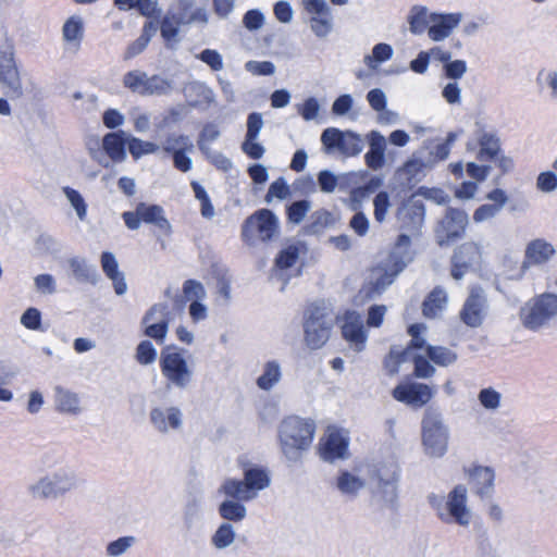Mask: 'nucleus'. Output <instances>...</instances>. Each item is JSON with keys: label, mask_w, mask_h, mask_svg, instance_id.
Returning a JSON list of instances; mask_svg holds the SVG:
<instances>
[{"label": "nucleus", "mask_w": 557, "mask_h": 557, "mask_svg": "<svg viewBox=\"0 0 557 557\" xmlns=\"http://www.w3.org/2000/svg\"><path fill=\"white\" fill-rule=\"evenodd\" d=\"M557 317V294L545 292L530 299L520 310L522 325L536 332Z\"/></svg>", "instance_id": "8"}, {"label": "nucleus", "mask_w": 557, "mask_h": 557, "mask_svg": "<svg viewBox=\"0 0 557 557\" xmlns=\"http://www.w3.org/2000/svg\"><path fill=\"white\" fill-rule=\"evenodd\" d=\"M421 428L425 454L432 458L443 457L448 449L449 429L444 423L442 413L437 409L428 408Z\"/></svg>", "instance_id": "5"}, {"label": "nucleus", "mask_w": 557, "mask_h": 557, "mask_svg": "<svg viewBox=\"0 0 557 557\" xmlns=\"http://www.w3.org/2000/svg\"><path fill=\"white\" fill-rule=\"evenodd\" d=\"M376 481L374 495L380 498L382 506L396 510L398 506V483L400 468L397 462L382 463L376 468L372 476Z\"/></svg>", "instance_id": "9"}, {"label": "nucleus", "mask_w": 557, "mask_h": 557, "mask_svg": "<svg viewBox=\"0 0 557 557\" xmlns=\"http://www.w3.org/2000/svg\"><path fill=\"white\" fill-rule=\"evenodd\" d=\"M54 401L60 412L77 414L81 411L78 395L62 386L54 387Z\"/></svg>", "instance_id": "37"}, {"label": "nucleus", "mask_w": 557, "mask_h": 557, "mask_svg": "<svg viewBox=\"0 0 557 557\" xmlns=\"http://www.w3.org/2000/svg\"><path fill=\"white\" fill-rule=\"evenodd\" d=\"M302 4L313 15L310 18L311 30L317 37H326L333 29L332 9L326 0H302Z\"/></svg>", "instance_id": "18"}, {"label": "nucleus", "mask_w": 557, "mask_h": 557, "mask_svg": "<svg viewBox=\"0 0 557 557\" xmlns=\"http://www.w3.org/2000/svg\"><path fill=\"white\" fill-rule=\"evenodd\" d=\"M63 194L76 211L79 220H84L87 214V205L81 193L72 187L65 186L63 187Z\"/></svg>", "instance_id": "55"}, {"label": "nucleus", "mask_w": 557, "mask_h": 557, "mask_svg": "<svg viewBox=\"0 0 557 557\" xmlns=\"http://www.w3.org/2000/svg\"><path fill=\"white\" fill-rule=\"evenodd\" d=\"M413 361V374L420 379H428L435 372V368L431 364L430 359L422 355H416L412 358Z\"/></svg>", "instance_id": "63"}, {"label": "nucleus", "mask_w": 557, "mask_h": 557, "mask_svg": "<svg viewBox=\"0 0 557 557\" xmlns=\"http://www.w3.org/2000/svg\"><path fill=\"white\" fill-rule=\"evenodd\" d=\"M413 193L418 198L430 200L437 206L450 202V196L440 187L419 186Z\"/></svg>", "instance_id": "47"}, {"label": "nucleus", "mask_w": 557, "mask_h": 557, "mask_svg": "<svg viewBox=\"0 0 557 557\" xmlns=\"http://www.w3.org/2000/svg\"><path fill=\"white\" fill-rule=\"evenodd\" d=\"M385 271L375 280L364 284L360 294L364 299H373L380 296L395 280L398 274H394V268L385 264Z\"/></svg>", "instance_id": "35"}, {"label": "nucleus", "mask_w": 557, "mask_h": 557, "mask_svg": "<svg viewBox=\"0 0 557 557\" xmlns=\"http://www.w3.org/2000/svg\"><path fill=\"white\" fill-rule=\"evenodd\" d=\"M336 487L342 494L356 497L364 487V481L349 471L343 470L337 478Z\"/></svg>", "instance_id": "41"}, {"label": "nucleus", "mask_w": 557, "mask_h": 557, "mask_svg": "<svg viewBox=\"0 0 557 557\" xmlns=\"http://www.w3.org/2000/svg\"><path fill=\"white\" fill-rule=\"evenodd\" d=\"M181 149L188 150L189 152L194 150V145L189 137L184 134H169L163 143L164 152L170 154Z\"/></svg>", "instance_id": "49"}, {"label": "nucleus", "mask_w": 557, "mask_h": 557, "mask_svg": "<svg viewBox=\"0 0 557 557\" xmlns=\"http://www.w3.org/2000/svg\"><path fill=\"white\" fill-rule=\"evenodd\" d=\"M69 267L78 283L98 284L100 274L96 265L88 263L85 258L73 257L69 259Z\"/></svg>", "instance_id": "32"}, {"label": "nucleus", "mask_w": 557, "mask_h": 557, "mask_svg": "<svg viewBox=\"0 0 557 557\" xmlns=\"http://www.w3.org/2000/svg\"><path fill=\"white\" fill-rule=\"evenodd\" d=\"M349 441L338 432H332L325 441L320 444L319 455L321 459L329 463L336 460H345L349 458L348 451Z\"/></svg>", "instance_id": "23"}, {"label": "nucleus", "mask_w": 557, "mask_h": 557, "mask_svg": "<svg viewBox=\"0 0 557 557\" xmlns=\"http://www.w3.org/2000/svg\"><path fill=\"white\" fill-rule=\"evenodd\" d=\"M555 252L556 250L550 243L542 238L533 239L525 247L522 269H527L529 265L545 264Z\"/></svg>", "instance_id": "28"}, {"label": "nucleus", "mask_w": 557, "mask_h": 557, "mask_svg": "<svg viewBox=\"0 0 557 557\" xmlns=\"http://www.w3.org/2000/svg\"><path fill=\"white\" fill-rule=\"evenodd\" d=\"M63 38L66 41L79 40L83 37V22L79 17L72 16L63 25Z\"/></svg>", "instance_id": "57"}, {"label": "nucleus", "mask_w": 557, "mask_h": 557, "mask_svg": "<svg viewBox=\"0 0 557 557\" xmlns=\"http://www.w3.org/2000/svg\"><path fill=\"white\" fill-rule=\"evenodd\" d=\"M343 337L355 346L356 351H362L366 347L367 333L360 317L355 312H348L342 326Z\"/></svg>", "instance_id": "30"}, {"label": "nucleus", "mask_w": 557, "mask_h": 557, "mask_svg": "<svg viewBox=\"0 0 557 557\" xmlns=\"http://www.w3.org/2000/svg\"><path fill=\"white\" fill-rule=\"evenodd\" d=\"M468 226L469 215L463 209L446 207L433 227L435 243L441 248L449 247L466 236Z\"/></svg>", "instance_id": "6"}, {"label": "nucleus", "mask_w": 557, "mask_h": 557, "mask_svg": "<svg viewBox=\"0 0 557 557\" xmlns=\"http://www.w3.org/2000/svg\"><path fill=\"white\" fill-rule=\"evenodd\" d=\"M426 207L414 193L404 198L395 212L398 227L407 234L418 235L425 223Z\"/></svg>", "instance_id": "12"}, {"label": "nucleus", "mask_w": 557, "mask_h": 557, "mask_svg": "<svg viewBox=\"0 0 557 557\" xmlns=\"http://www.w3.org/2000/svg\"><path fill=\"white\" fill-rule=\"evenodd\" d=\"M467 62L465 60H450L443 65L444 76L453 82H457L467 73Z\"/></svg>", "instance_id": "59"}, {"label": "nucleus", "mask_w": 557, "mask_h": 557, "mask_svg": "<svg viewBox=\"0 0 557 557\" xmlns=\"http://www.w3.org/2000/svg\"><path fill=\"white\" fill-rule=\"evenodd\" d=\"M345 137V131L336 127H327L321 134V143L324 147L325 152L331 153L334 150L341 152Z\"/></svg>", "instance_id": "46"}, {"label": "nucleus", "mask_w": 557, "mask_h": 557, "mask_svg": "<svg viewBox=\"0 0 557 557\" xmlns=\"http://www.w3.org/2000/svg\"><path fill=\"white\" fill-rule=\"evenodd\" d=\"M149 421L161 434L178 431L183 426V412L176 406H157L150 409Z\"/></svg>", "instance_id": "19"}, {"label": "nucleus", "mask_w": 557, "mask_h": 557, "mask_svg": "<svg viewBox=\"0 0 557 557\" xmlns=\"http://www.w3.org/2000/svg\"><path fill=\"white\" fill-rule=\"evenodd\" d=\"M235 537L236 533L233 525L228 522H223L211 536V544L216 549H225L234 543Z\"/></svg>", "instance_id": "45"}, {"label": "nucleus", "mask_w": 557, "mask_h": 557, "mask_svg": "<svg viewBox=\"0 0 557 557\" xmlns=\"http://www.w3.org/2000/svg\"><path fill=\"white\" fill-rule=\"evenodd\" d=\"M136 543V537L132 535L121 536L110 542L106 547V553L110 557H119L127 552Z\"/></svg>", "instance_id": "56"}, {"label": "nucleus", "mask_w": 557, "mask_h": 557, "mask_svg": "<svg viewBox=\"0 0 557 557\" xmlns=\"http://www.w3.org/2000/svg\"><path fill=\"white\" fill-rule=\"evenodd\" d=\"M34 285L36 290L42 295H53L57 293V282L51 274H38L34 278Z\"/></svg>", "instance_id": "62"}, {"label": "nucleus", "mask_w": 557, "mask_h": 557, "mask_svg": "<svg viewBox=\"0 0 557 557\" xmlns=\"http://www.w3.org/2000/svg\"><path fill=\"white\" fill-rule=\"evenodd\" d=\"M299 258V249L297 245H289L280 250L275 257V267L280 270H287L292 268Z\"/></svg>", "instance_id": "53"}, {"label": "nucleus", "mask_w": 557, "mask_h": 557, "mask_svg": "<svg viewBox=\"0 0 557 557\" xmlns=\"http://www.w3.org/2000/svg\"><path fill=\"white\" fill-rule=\"evenodd\" d=\"M311 209V201L308 199L295 200L286 206V218L292 224H300Z\"/></svg>", "instance_id": "48"}, {"label": "nucleus", "mask_w": 557, "mask_h": 557, "mask_svg": "<svg viewBox=\"0 0 557 557\" xmlns=\"http://www.w3.org/2000/svg\"><path fill=\"white\" fill-rule=\"evenodd\" d=\"M0 83L8 97L17 99L23 95L22 82L14 60V49L11 44H7L0 49Z\"/></svg>", "instance_id": "14"}, {"label": "nucleus", "mask_w": 557, "mask_h": 557, "mask_svg": "<svg viewBox=\"0 0 557 557\" xmlns=\"http://www.w3.org/2000/svg\"><path fill=\"white\" fill-rule=\"evenodd\" d=\"M468 490L463 484L456 485L447 495L445 503L448 523L455 522L461 527H468L471 521V512L467 505Z\"/></svg>", "instance_id": "17"}, {"label": "nucleus", "mask_w": 557, "mask_h": 557, "mask_svg": "<svg viewBox=\"0 0 557 557\" xmlns=\"http://www.w3.org/2000/svg\"><path fill=\"white\" fill-rule=\"evenodd\" d=\"M138 213L140 214L141 222L153 225L165 236L172 234V225L160 205L138 202Z\"/></svg>", "instance_id": "26"}, {"label": "nucleus", "mask_w": 557, "mask_h": 557, "mask_svg": "<svg viewBox=\"0 0 557 557\" xmlns=\"http://www.w3.org/2000/svg\"><path fill=\"white\" fill-rule=\"evenodd\" d=\"M221 133L214 123H206L198 135L197 146L199 150L206 151L211 149L209 144L215 141L220 137Z\"/></svg>", "instance_id": "54"}, {"label": "nucleus", "mask_w": 557, "mask_h": 557, "mask_svg": "<svg viewBox=\"0 0 557 557\" xmlns=\"http://www.w3.org/2000/svg\"><path fill=\"white\" fill-rule=\"evenodd\" d=\"M447 294L442 287H435L422 302V313L425 318H435L445 308Z\"/></svg>", "instance_id": "38"}, {"label": "nucleus", "mask_w": 557, "mask_h": 557, "mask_svg": "<svg viewBox=\"0 0 557 557\" xmlns=\"http://www.w3.org/2000/svg\"><path fill=\"white\" fill-rule=\"evenodd\" d=\"M462 20V13H431V25L428 36L433 41L446 39Z\"/></svg>", "instance_id": "22"}, {"label": "nucleus", "mask_w": 557, "mask_h": 557, "mask_svg": "<svg viewBox=\"0 0 557 557\" xmlns=\"http://www.w3.org/2000/svg\"><path fill=\"white\" fill-rule=\"evenodd\" d=\"M409 29L414 35L424 33L431 25V13H428L426 7L414 5L408 15Z\"/></svg>", "instance_id": "42"}, {"label": "nucleus", "mask_w": 557, "mask_h": 557, "mask_svg": "<svg viewBox=\"0 0 557 557\" xmlns=\"http://www.w3.org/2000/svg\"><path fill=\"white\" fill-rule=\"evenodd\" d=\"M317 186L324 194H332L337 187V176L331 170H321L317 175Z\"/></svg>", "instance_id": "60"}, {"label": "nucleus", "mask_w": 557, "mask_h": 557, "mask_svg": "<svg viewBox=\"0 0 557 557\" xmlns=\"http://www.w3.org/2000/svg\"><path fill=\"white\" fill-rule=\"evenodd\" d=\"M271 484L270 472L265 467L245 462L243 463V479H227L221 486V491L230 498L250 502L260 491Z\"/></svg>", "instance_id": "2"}, {"label": "nucleus", "mask_w": 557, "mask_h": 557, "mask_svg": "<svg viewBox=\"0 0 557 557\" xmlns=\"http://www.w3.org/2000/svg\"><path fill=\"white\" fill-rule=\"evenodd\" d=\"M394 53L393 47L385 42L376 44L372 48V53L364 57L363 62L371 70H376L380 63L392 59Z\"/></svg>", "instance_id": "44"}, {"label": "nucleus", "mask_w": 557, "mask_h": 557, "mask_svg": "<svg viewBox=\"0 0 557 557\" xmlns=\"http://www.w3.org/2000/svg\"><path fill=\"white\" fill-rule=\"evenodd\" d=\"M474 494L481 499L491 498L494 493L495 472L491 467L474 466L465 469Z\"/></svg>", "instance_id": "21"}, {"label": "nucleus", "mask_w": 557, "mask_h": 557, "mask_svg": "<svg viewBox=\"0 0 557 557\" xmlns=\"http://www.w3.org/2000/svg\"><path fill=\"white\" fill-rule=\"evenodd\" d=\"M123 85L134 94L143 97L168 96L172 92L174 82L154 74L148 76L144 71L134 70L125 73Z\"/></svg>", "instance_id": "11"}, {"label": "nucleus", "mask_w": 557, "mask_h": 557, "mask_svg": "<svg viewBox=\"0 0 557 557\" xmlns=\"http://www.w3.org/2000/svg\"><path fill=\"white\" fill-rule=\"evenodd\" d=\"M128 146L129 134L123 129L109 132L102 137V150L115 163L125 161Z\"/></svg>", "instance_id": "24"}, {"label": "nucleus", "mask_w": 557, "mask_h": 557, "mask_svg": "<svg viewBox=\"0 0 557 557\" xmlns=\"http://www.w3.org/2000/svg\"><path fill=\"white\" fill-rule=\"evenodd\" d=\"M488 301L480 285L472 286L459 312V318L469 327H480L487 314Z\"/></svg>", "instance_id": "13"}, {"label": "nucleus", "mask_w": 557, "mask_h": 557, "mask_svg": "<svg viewBox=\"0 0 557 557\" xmlns=\"http://www.w3.org/2000/svg\"><path fill=\"white\" fill-rule=\"evenodd\" d=\"M158 358V351L149 339H144L138 343L135 349V360L140 366L152 364Z\"/></svg>", "instance_id": "51"}, {"label": "nucleus", "mask_w": 557, "mask_h": 557, "mask_svg": "<svg viewBox=\"0 0 557 557\" xmlns=\"http://www.w3.org/2000/svg\"><path fill=\"white\" fill-rule=\"evenodd\" d=\"M282 379V368L277 360H269L263 366L262 374L257 379V386L265 392L271 391Z\"/></svg>", "instance_id": "40"}, {"label": "nucleus", "mask_w": 557, "mask_h": 557, "mask_svg": "<svg viewBox=\"0 0 557 557\" xmlns=\"http://www.w3.org/2000/svg\"><path fill=\"white\" fill-rule=\"evenodd\" d=\"M424 150H418L404 163L399 169L404 175H406L407 186L409 188L414 187L420 183L424 176L425 169H433L432 163L424 158Z\"/></svg>", "instance_id": "27"}, {"label": "nucleus", "mask_w": 557, "mask_h": 557, "mask_svg": "<svg viewBox=\"0 0 557 557\" xmlns=\"http://www.w3.org/2000/svg\"><path fill=\"white\" fill-rule=\"evenodd\" d=\"M334 325L329 309L319 302L309 305L304 312V341L311 350L322 348L330 339Z\"/></svg>", "instance_id": "3"}, {"label": "nucleus", "mask_w": 557, "mask_h": 557, "mask_svg": "<svg viewBox=\"0 0 557 557\" xmlns=\"http://www.w3.org/2000/svg\"><path fill=\"white\" fill-rule=\"evenodd\" d=\"M478 143L480 149L476 158L482 162L495 160L502 151L500 139L494 133L482 132L478 137Z\"/></svg>", "instance_id": "36"}, {"label": "nucleus", "mask_w": 557, "mask_h": 557, "mask_svg": "<svg viewBox=\"0 0 557 557\" xmlns=\"http://www.w3.org/2000/svg\"><path fill=\"white\" fill-rule=\"evenodd\" d=\"M393 397L404 404L422 407L430 401L433 396L431 387L423 383H408L397 385L392 393Z\"/></svg>", "instance_id": "20"}, {"label": "nucleus", "mask_w": 557, "mask_h": 557, "mask_svg": "<svg viewBox=\"0 0 557 557\" xmlns=\"http://www.w3.org/2000/svg\"><path fill=\"white\" fill-rule=\"evenodd\" d=\"M159 146L152 141H145L129 134L128 151L134 160L140 159L145 154L156 153Z\"/></svg>", "instance_id": "50"}, {"label": "nucleus", "mask_w": 557, "mask_h": 557, "mask_svg": "<svg viewBox=\"0 0 557 557\" xmlns=\"http://www.w3.org/2000/svg\"><path fill=\"white\" fill-rule=\"evenodd\" d=\"M186 102L190 108L207 110L215 100L213 90L202 82H191L184 88Z\"/></svg>", "instance_id": "25"}, {"label": "nucleus", "mask_w": 557, "mask_h": 557, "mask_svg": "<svg viewBox=\"0 0 557 557\" xmlns=\"http://www.w3.org/2000/svg\"><path fill=\"white\" fill-rule=\"evenodd\" d=\"M77 486V476L70 469H59L29 486L34 498L57 499Z\"/></svg>", "instance_id": "10"}, {"label": "nucleus", "mask_w": 557, "mask_h": 557, "mask_svg": "<svg viewBox=\"0 0 557 557\" xmlns=\"http://www.w3.org/2000/svg\"><path fill=\"white\" fill-rule=\"evenodd\" d=\"M373 206L374 219L376 222L382 223L385 220L388 209L391 207L389 195L387 194V191H379L373 199Z\"/></svg>", "instance_id": "58"}, {"label": "nucleus", "mask_w": 557, "mask_h": 557, "mask_svg": "<svg viewBox=\"0 0 557 557\" xmlns=\"http://www.w3.org/2000/svg\"><path fill=\"white\" fill-rule=\"evenodd\" d=\"M337 218L326 209H319L311 213L309 222L302 227L306 236L321 235L326 228L334 226Z\"/></svg>", "instance_id": "31"}, {"label": "nucleus", "mask_w": 557, "mask_h": 557, "mask_svg": "<svg viewBox=\"0 0 557 557\" xmlns=\"http://www.w3.org/2000/svg\"><path fill=\"white\" fill-rule=\"evenodd\" d=\"M170 315L166 302L151 306L141 319V324L145 325L144 335L158 344H163L169 331Z\"/></svg>", "instance_id": "16"}, {"label": "nucleus", "mask_w": 557, "mask_h": 557, "mask_svg": "<svg viewBox=\"0 0 557 557\" xmlns=\"http://www.w3.org/2000/svg\"><path fill=\"white\" fill-rule=\"evenodd\" d=\"M120 11L137 10L140 15L158 20L161 15L158 0H113Z\"/></svg>", "instance_id": "34"}, {"label": "nucleus", "mask_w": 557, "mask_h": 557, "mask_svg": "<svg viewBox=\"0 0 557 557\" xmlns=\"http://www.w3.org/2000/svg\"><path fill=\"white\" fill-rule=\"evenodd\" d=\"M183 529L185 536L200 534L201 525V506L197 498L189 499L183 510Z\"/></svg>", "instance_id": "33"}, {"label": "nucleus", "mask_w": 557, "mask_h": 557, "mask_svg": "<svg viewBox=\"0 0 557 557\" xmlns=\"http://www.w3.org/2000/svg\"><path fill=\"white\" fill-rule=\"evenodd\" d=\"M363 139L358 133L352 131H345L341 153L347 157H356L363 150Z\"/></svg>", "instance_id": "52"}, {"label": "nucleus", "mask_w": 557, "mask_h": 557, "mask_svg": "<svg viewBox=\"0 0 557 557\" xmlns=\"http://www.w3.org/2000/svg\"><path fill=\"white\" fill-rule=\"evenodd\" d=\"M280 232V221L275 213L267 208L259 209L249 215L242 224L240 237L249 246L256 240L272 242Z\"/></svg>", "instance_id": "7"}, {"label": "nucleus", "mask_w": 557, "mask_h": 557, "mask_svg": "<svg viewBox=\"0 0 557 557\" xmlns=\"http://www.w3.org/2000/svg\"><path fill=\"white\" fill-rule=\"evenodd\" d=\"M536 188L542 193H553L557 189V174L555 171L541 172L536 177Z\"/></svg>", "instance_id": "64"}, {"label": "nucleus", "mask_w": 557, "mask_h": 557, "mask_svg": "<svg viewBox=\"0 0 557 557\" xmlns=\"http://www.w3.org/2000/svg\"><path fill=\"white\" fill-rule=\"evenodd\" d=\"M428 358L440 367H448L457 360V354L444 346L428 345L425 348Z\"/></svg>", "instance_id": "43"}, {"label": "nucleus", "mask_w": 557, "mask_h": 557, "mask_svg": "<svg viewBox=\"0 0 557 557\" xmlns=\"http://www.w3.org/2000/svg\"><path fill=\"white\" fill-rule=\"evenodd\" d=\"M500 393L492 387L482 388L478 395L480 404L488 410L497 409L500 405Z\"/></svg>", "instance_id": "61"}, {"label": "nucleus", "mask_w": 557, "mask_h": 557, "mask_svg": "<svg viewBox=\"0 0 557 557\" xmlns=\"http://www.w3.org/2000/svg\"><path fill=\"white\" fill-rule=\"evenodd\" d=\"M411 238L407 233L397 236L396 243L388 256L386 264L394 268V274H399L412 260L410 250Z\"/></svg>", "instance_id": "29"}, {"label": "nucleus", "mask_w": 557, "mask_h": 557, "mask_svg": "<svg viewBox=\"0 0 557 557\" xmlns=\"http://www.w3.org/2000/svg\"><path fill=\"white\" fill-rule=\"evenodd\" d=\"M315 433V423L311 419L289 416L278 425V441L281 449L288 462L296 463L301 460L302 453L312 444Z\"/></svg>", "instance_id": "1"}, {"label": "nucleus", "mask_w": 557, "mask_h": 557, "mask_svg": "<svg viewBox=\"0 0 557 557\" xmlns=\"http://www.w3.org/2000/svg\"><path fill=\"white\" fill-rule=\"evenodd\" d=\"M245 500L235 498L223 500L218 508V512L225 522H240L247 516V508L243 504Z\"/></svg>", "instance_id": "39"}, {"label": "nucleus", "mask_w": 557, "mask_h": 557, "mask_svg": "<svg viewBox=\"0 0 557 557\" xmlns=\"http://www.w3.org/2000/svg\"><path fill=\"white\" fill-rule=\"evenodd\" d=\"M481 247L474 242L457 246L450 257V275L460 281L481 262Z\"/></svg>", "instance_id": "15"}, {"label": "nucleus", "mask_w": 557, "mask_h": 557, "mask_svg": "<svg viewBox=\"0 0 557 557\" xmlns=\"http://www.w3.org/2000/svg\"><path fill=\"white\" fill-rule=\"evenodd\" d=\"M186 349H178L175 345L162 348L159 366L162 375L170 385L178 389H186L194 380V370L185 358Z\"/></svg>", "instance_id": "4"}]
</instances>
